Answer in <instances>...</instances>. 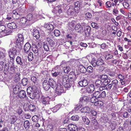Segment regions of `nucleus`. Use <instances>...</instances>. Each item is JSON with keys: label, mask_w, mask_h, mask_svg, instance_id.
Masks as SVG:
<instances>
[{"label": "nucleus", "mask_w": 131, "mask_h": 131, "mask_svg": "<svg viewBox=\"0 0 131 131\" xmlns=\"http://www.w3.org/2000/svg\"><path fill=\"white\" fill-rule=\"evenodd\" d=\"M62 76L63 85L66 88H70L73 85L77 79L76 74L73 72H70L69 75L65 74Z\"/></svg>", "instance_id": "f257e3e1"}, {"label": "nucleus", "mask_w": 131, "mask_h": 131, "mask_svg": "<svg viewBox=\"0 0 131 131\" xmlns=\"http://www.w3.org/2000/svg\"><path fill=\"white\" fill-rule=\"evenodd\" d=\"M17 48L16 46H14L10 50L8 54L10 60H12L14 59L15 56L17 55Z\"/></svg>", "instance_id": "f03ea898"}, {"label": "nucleus", "mask_w": 131, "mask_h": 131, "mask_svg": "<svg viewBox=\"0 0 131 131\" xmlns=\"http://www.w3.org/2000/svg\"><path fill=\"white\" fill-rule=\"evenodd\" d=\"M118 81L117 80H113L107 85V87L109 89H112L113 90H116L118 87Z\"/></svg>", "instance_id": "7ed1b4c3"}, {"label": "nucleus", "mask_w": 131, "mask_h": 131, "mask_svg": "<svg viewBox=\"0 0 131 131\" xmlns=\"http://www.w3.org/2000/svg\"><path fill=\"white\" fill-rule=\"evenodd\" d=\"M8 66H9L8 68V72L6 73L5 72L4 73V74L5 75L7 74L8 73L11 74H14L15 72L14 63L13 62H9Z\"/></svg>", "instance_id": "20e7f679"}, {"label": "nucleus", "mask_w": 131, "mask_h": 131, "mask_svg": "<svg viewBox=\"0 0 131 131\" xmlns=\"http://www.w3.org/2000/svg\"><path fill=\"white\" fill-rule=\"evenodd\" d=\"M9 62L7 63H5L3 61H0V71H1L4 69V72L6 73L8 72V67Z\"/></svg>", "instance_id": "39448f33"}, {"label": "nucleus", "mask_w": 131, "mask_h": 131, "mask_svg": "<svg viewBox=\"0 0 131 131\" xmlns=\"http://www.w3.org/2000/svg\"><path fill=\"white\" fill-rule=\"evenodd\" d=\"M60 66H61L63 68L64 73H67L70 71L71 68L69 66L67 65L65 61H62L61 63Z\"/></svg>", "instance_id": "423d86ee"}, {"label": "nucleus", "mask_w": 131, "mask_h": 131, "mask_svg": "<svg viewBox=\"0 0 131 131\" xmlns=\"http://www.w3.org/2000/svg\"><path fill=\"white\" fill-rule=\"evenodd\" d=\"M90 108L87 107H84L82 108V113H84V114H86V115L87 114H91L92 115H96L97 113L94 110L91 111L90 112H89Z\"/></svg>", "instance_id": "0eeeda50"}, {"label": "nucleus", "mask_w": 131, "mask_h": 131, "mask_svg": "<svg viewBox=\"0 0 131 131\" xmlns=\"http://www.w3.org/2000/svg\"><path fill=\"white\" fill-rule=\"evenodd\" d=\"M68 127L69 130L71 131H79L81 129V127L78 128L76 125L72 124H69Z\"/></svg>", "instance_id": "6e6552de"}, {"label": "nucleus", "mask_w": 131, "mask_h": 131, "mask_svg": "<svg viewBox=\"0 0 131 131\" xmlns=\"http://www.w3.org/2000/svg\"><path fill=\"white\" fill-rule=\"evenodd\" d=\"M64 90L63 86L60 83L57 84V87L56 88V93L58 95H60L61 93L63 92Z\"/></svg>", "instance_id": "1a4fd4ad"}, {"label": "nucleus", "mask_w": 131, "mask_h": 131, "mask_svg": "<svg viewBox=\"0 0 131 131\" xmlns=\"http://www.w3.org/2000/svg\"><path fill=\"white\" fill-rule=\"evenodd\" d=\"M41 101L42 103L45 105L46 104H49V101L51 99L50 97L48 96L45 97L44 96H42L41 97Z\"/></svg>", "instance_id": "9d476101"}, {"label": "nucleus", "mask_w": 131, "mask_h": 131, "mask_svg": "<svg viewBox=\"0 0 131 131\" xmlns=\"http://www.w3.org/2000/svg\"><path fill=\"white\" fill-rule=\"evenodd\" d=\"M62 6L61 5H59L56 7L54 11V13L56 14V15L58 16L62 12Z\"/></svg>", "instance_id": "9b49d317"}, {"label": "nucleus", "mask_w": 131, "mask_h": 131, "mask_svg": "<svg viewBox=\"0 0 131 131\" xmlns=\"http://www.w3.org/2000/svg\"><path fill=\"white\" fill-rule=\"evenodd\" d=\"M84 28V31L83 32L84 33L85 35L87 37L90 34V32L91 30V27L89 26H86L82 27V29Z\"/></svg>", "instance_id": "f8f14e48"}, {"label": "nucleus", "mask_w": 131, "mask_h": 131, "mask_svg": "<svg viewBox=\"0 0 131 131\" xmlns=\"http://www.w3.org/2000/svg\"><path fill=\"white\" fill-rule=\"evenodd\" d=\"M18 39H17L16 42L19 43V45L21 46L23 43L24 37L21 34H18Z\"/></svg>", "instance_id": "ddd939ff"}, {"label": "nucleus", "mask_w": 131, "mask_h": 131, "mask_svg": "<svg viewBox=\"0 0 131 131\" xmlns=\"http://www.w3.org/2000/svg\"><path fill=\"white\" fill-rule=\"evenodd\" d=\"M16 61L17 64L23 66L25 64L24 60L22 59L20 57L18 56L17 57Z\"/></svg>", "instance_id": "4468645a"}, {"label": "nucleus", "mask_w": 131, "mask_h": 131, "mask_svg": "<svg viewBox=\"0 0 131 131\" xmlns=\"http://www.w3.org/2000/svg\"><path fill=\"white\" fill-rule=\"evenodd\" d=\"M32 32L34 36L36 39H39L40 37L39 31L37 29H34L33 30Z\"/></svg>", "instance_id": "2eb2a0df"}, {"label": "nucleus", "mask_w": 131, "mask_h": 131, "mask_svg": "<svg viewBox=\"0 0 131 131\" xmlns=\"http://www.w3.org/2000/svg\"><path fill=\"white\" fill-rule=\"evenodd\" d=\"M18 96L20 98L22 99L25 98L26 96L25 91L24 90H21L19 93Z\"/></svg>", "instance_id": "dca6fc26"}, {"label": "nucleus", "mask_w": 131, "mask_h": 131, "mask_svg": "<svg viewBox=\"0 0 131 131\" xmlns=\"http://www.w3.org/2000/svg\"><path fill=\"white\" fill-rule=\"evenodd\" d=\"M43 87L44 89L46 91L48 90L50 87L48 82L47 80H45L43 83Z\"/></svg>", "instance_id": "f3484780"}, {"label": "nucleus", "mask_w": 131, "mask_h": 131, "mask_svg": "<svg viewBox=\"0 0 131 131\" xmlns=\"http://www.w3.org/2000/svg\"><path fill=\"white\" fill-rule=\"evenodd\" d=\"M50 87H51L53 88H54L56 86V82L52 79H50L48 81Z\"/></svg>", "instance_id": "a211bd4d"}, {"label": "nucleus", "mask_w": 131, "mask_h": 131, "mask_svg": "<svg viewBox=\"0 0 131 131\" xmlns=\"http://www.w3.org/2000/svg\"><path fill=\"white\" fill-rule=\"evenodd\" d=\"M31 48L30 44L28 42L26 43L24 47V51L25 53H27Z\"/></svg>", "instance_id": "6ab92c4d"}, {"label": "nucleus", "mask_w": 131, "mask_h": 131, "mask_svg": "<svg viewBox=\"0 0 131 131\" xmlns=\"http://www.w3.org/2000/svg\"><path fill=\"white\" fill-rule=\"evenodd\" d=\"M32 50L34 53L35 54V55L37 57L40 54V51H39L38 47L36 46H35L33 47Z\"/></svg>", "instance_id": "aec40b11"}, {"label": "nucleus", "mask_w": 131, "mask_h": 131, "mask_svg": "<svg viewBox=\"0 0 131 131\" xmlns=\"http://www.w3.org/2000/svg\"><path fill=\"white\" fill-rule=\"evenodd\" d=\"M7 27L8 28L10 29H15L17 27L16 24L13 22L8 24Z\"/></svg>", "instance_id": "412c9836"}, {"label": "nucleus", "mask_w": 131, "mask_h": 131, "mask_svg": "<svg viewBox=\"0 0 131 131\" xmlns=\"http://www.w3.org/2000/svg\"><path fill=\"white\" fill-rule=\"evenodd\" d=\"M95 89L94 86L93 84H91L90 86L87 89V91L90 93H91Z\"/></svg>", "instance_id": "4be33fe9"}, {"label": "nucleus", "mask_w": 131, "mask_h": 131, "mask_svg": "<svg viewBox=\"0 0 131 131\" xmlns=\"http://www.w3.org/2000/svg\"><path fill=\"white\" fill-rule=\"evenodd\" d=\"M21 89V87L19 86L18 85H16L13 89V93L15 94H17L20 91Z\"/></svg>", "instance_id": "5701e85b"}, {"label": "nucleus", "mask_w": 131, "mask_h": 131, "mask_svg": "<svg viewBox=\"0 0 131 131\" xmlns=\"http://www.w3.org/2000/svg\"><path fill=\"white\" fill-rule=\"evenodd\" d=\"M88 65V62H85L82 64V74L86 73V68Z\"/></svg>", "instance_id": "b1692460"}, {"label": "nucleus", "mask_w": 131, "mask_h": 131, "mask_svg": "<svg viewBox=\"0 0 131 131\" xmlns=\"http://www.w3.org/2000/svg\"><path fill=\"white\" fill-rule=\"evenodd\" d=\"M74 12V9L72 6H70L67 10V14L68 15H73Z\"/></svg>", "instance_id": "393cba45"}, {"label": "nucleus", "mask_w": 131, "mask_h": 131, "mask_svg": "<svg viewBox=\"0 0 131 131\" xmlns=\"http://www.w3.org/2000/svg\"><path fill=\"white\" fill-rule=\"evenodd\" d=\"M106 6L107 8H111L112 7H114L115 6V4H114L113 2H111L110 1H107L105 3Z\"/></svg>", "instance_id": "a878e982"}, {"label": "nucleus", "mask_w": 131, "mask_h": 131, "mask_svg": "<svg viewBox=\"0 0 131 131\" xmlns=\"http://www.w3.org/2000/svg\"><path fill=\"white\" fill-rule=\"evenodd\" d=\"M102 82L101 80L98 79L96 81L95 85L96 88L100 87L102 85Z\"/></svg>", "instance_id": "bb28decb"}, {"label": "nucleus", "mask_w": 131, "mask_h": 131, "mask_svg": "<svg viewBox=\"0 0 131 131\" xmlns=\"http://www.w3.org/2000/svg\"><path fill=\"white\" fill-rule=\"evenodd\" d=\"M45 27L47 29L50 30H52L54 29L53 26L51 24H47L45 25Z\"/></svg>", "instance_id": "cd10ccee"}, {"label": "nucleus", "mask_w": 131, "mask_h": 131, "mask_svg": "<svg viewBox=\"0 0 131 131\" xmlns=\"http://www.w3.org/2000/svg\"><path fill=\"white\" fill-rule=\"evenodd\" d=\"M47 40L51 47H53L54 46L55 43L53 40L49 38H47Z\"/></svg>", "instance_id": "c85d7f7f"}, {"label": "nucleus", "mask_w": 131, "mask_h": 131, "mask_svg": "<svg viewBox=\"0 0 131 131\" xmlns=\"http://www.w3.org/2000/svg\"><path fill=\"white\" fill-rule=\"evenodd\" d=\"M97 61L96 67H100V66L102 65L104 63V61L101 59H97Z\"/></svg>", "instance_id": "c756f323"}, {"label": "nucleus", "mask_w": 131, "mask_h": 131, "mask_svg": "<svg viewBox=\"0 0 131 131\" xmlns=\"http://www.w3.org/2000/svg\"><path fill=\"white\" fill-rule=\"evenodd\" d=\"M61 106L60 104L56 105L54 107L51 109V111L53 112H56L60 108Z\"/></svg>", "instance_id": "7c9ffc66"}, {"label": "nucleus", "mask_w": 131, "mask_h": 131, "mask_svg": "<svg viewBox=\"0 0 131 131\" xmlns=\"http://www.w3.org/2000/svg\"><path fill=\"white\" fill-rule=\"evenodd\" d=\"M91 64L94 67H96L97 59L96 58H91Z\"/></svg>", "instance_id": "2f4dec72"}, {"label": "nucleus", "mask_w": 131, "mask_h": 131, "mask_svg": "<svg viewBox=\"0 0 131 131\" xmlns=\"http://www.w3.org/2000/svg\"><path fill=\"white\" fill-rule=\"evenodd\" d=\"M87 73H85V74H88V72L90 74H91L93 73V67L91 66H89L87 67L86 68V72Z\"/></svg>", "instance_id": "473e14b6"}, {"label": "nucleus", "mask_w": 131, "mask_h": 131, "mask_svg": "<svg viewBox=\"0 0 131 131\" xmlns=\"http://www.w3.org/2000/svg\"><path fill=\"white\" fill-rule=\"evenodd\" d=\"M46 131H53V125L51 124L48 125L46 128Z\"/></svg>", "instance_id": "72a5a7b5"}, {"label": "nucleus", "mask_w": 131, "mask_h": 131, "mask_svg": "<svg viewBox=\"0 0 131 131\" xmlns=\"http://www.w3.org/2000/svg\"><path fill=\"white\" fill-rule=\"evenodd\" d=\"M11 124H14L17 119V117L15 115H12L10 117Z\"/></svg>", "instance_id": "f704fd0d"}, {"label": "nucleus", "mask_w": 131, "mask_h": 131, "mask_svg": "<svg viewBox=\"0 0 131 131\" xmlns=\"http://www.w3.org/2000/svg\"><path fill=\"white\" fill-rule=\"evenodd\" d=\"M30 123L28 121H25L24 123V127L26 129H28L29 127Z\"/></svg>", "instance_id": "c9c22d12"}, {"label": "nucleus", "mask_w": 131, "mask_h": 131, "mask_svg": "<svg viewBox=\"0 0 131 131\" xmlns=\"http://www.w3.org/2000/svg\"><path fill=\"white\" fill-rule=\"evenodd\" d=\"M77 106L76 107H75V111H74V110H73L72 111L70 112L69 114H73L74 113V112H75L76 111H78L80 108H81L82 105H80V104H78Z\"/></svg>", "instance_id": "e433bc0d"}, {"label": "nucleus", "mask_w": 131, "mask_h": 131, "mask_svg": "<svg viewBox=\"0 0 131 131\" xmlns=\"http://www.w3.org/2000/svg\"><path fill=\"white\" fill-rule=\"evenodd\" d=\"M10 101L11 102H14L17 100L16 96L15 95L12 94L10 96Z\"/></svg>", "instance_id": "4c0bfd02"}, {"label": "nucleus", "mask_w": 131, "mask_h": 131, "mask_svg": "<svg viewBox=\"0 0 131 131\" xmlns=\"http://www.w3.org/2000/svg\"><path fill=\"white\" fill-rule=\"evenodd\" d=\"M100 92L97 91L94 92L93 94V96L97 99L100 98Z\"/></svg>", "instance_id": "58836bf2"}, {"label": "nucleus", "mask_w": 131, "mask_h": 131, "mask_svg": "<svg viewBox=\"0 0 131 131\" xmlns=\"http://www.w3.org/2000/svg\"><path fill=\"white\" fill-rule=\"evenodd\" d=\"M28 107L29 110L32 112H34L35 111L36 107L35 106L33 105H30L28 106Z\"/></svg>", "instance_id": "ea45409f"}, {"label": "nucleus", "mask_w": 131, "mask_h": 131, "mask_svg": "<svg viewBox=\"0 0 131 131\" xmlns=\"http://www.w3.org/2000/svg\"><path fill=\"white\" fill-rule=\"evenodd\" d=\"M113 56L110 54L107 53L105 56V59L106 60H110L113 58Z\"/></svg>", "instance_id": "a19ab883"}, {"label": "nucleus", "mask_w": 131, "mask_h": 131, "mask_svg": "<svg viewBox=\"0 0 131 131\" xmlns=\"http://www.w3.org/2000/svg\"><path fill=\"white\" fill-rule=\"evenodd\" d=\"M33 54L32 52H30L28 54V60L29 61H31L34 59Z\"/></svg>", "instance_id": "79ce46f5"}, {"label": "nucleus", "mask_w": 131, "mask_h": 131, "mask_svg": "<svg viewBox=\"0 0 131 131\" xmlns=\"http://www.w3.org/2000/svg\"><path fill=\"white\" fill-rule=\"evenodd\" d=\"M28 96L32 99H34L36 96V93L35 92L31 93L30 94H27Z\"/></svg>", "instance_id": "37998d69"}, {"label": "nucleus", "mask_w": 131, "mask_h": 131, "mask_svg": "<svg viewBox=\"0 0 131 131\" xmlns=\"http://www.w3.org/2000/svg\"><path fill=\"white\" fill-rule=\"evenodd\" d=\"M99 77L101 80L104 81L107 79L108 78L107 76L106 75H100L99 76Z\"/></svg>", "instance_id": "c03bdc74"}, {"label": "nucleus", "mask_w": 131, "mask_h": 131, "mask_svg": "<svg viewBox=\"0 0 131 131\" xmlns=\"http://www.w3.org/2000/svg\"><path fill=\"white\" fill-rule=\"evenodd\" d=\"M43 48L44 50L46 51H48L49 50V48L46 42H44L43 43Z\"/></svg>", "instance_id": "a18cd8bd"}, {"label": "nucleus", "mask_w": 131, "mask_h": 131, "mask_svg": "<svg viewBox=\"0 0 131 131\" xmlns=\"http://www.w3.org/2000/svg\"><path fill=\"white\" fill-rule=\"evenodd\" d=\"M27 94H30L31 93L34 92L32 87L29 86L28 87L27 90Z\"/></svg>", "instance_id": "49530a36"}, {"label": "nucleus", "mask_w": 131, "mask_h": 131, "mask_svg": "<svg viewBox=\"0 0 131 131\" xmlns=\"http://www.w3.org/2000/svg\"><path fill=\"white\" fill-rule=\"evenodd\" d=\"M89 82L84 78L82 80V86L85 87L87 86Z\"/></svg>", "instance_id": "de8ad7c7"}, {"label": "nucleus", "mask_w": 131, "mask_h": 131, "mask_svg": "<svg viewBox=\"0 0 131 131\" xmlns=\"http://www.w3.org/2000/svg\"><path fill=\"white\" fill-rule=\"evenodd\" d=\"M32 121L34 122H37L39 119L38 116L37 115H34L32 118Z\"/></svg>", "instance_id": "09e8293b"}, {"label": "nucleus", "mask_w": 131, "mask_h": 131, "mask_svg": "<svg viewBox=\"0 0 131 131\" xmlns=\"http://www.w3.org/2000/svg\"><path fill=\"white\" fill-rule=\"evenodd\" d=\"M28 80L27 78L23 79L21 81L22 84L24 86L27 85L28 82Z\"/></svg>", "instance_id": "8fccbe9b"}, {"label": "nucleus", "mask_w": 131, "mask_h": 131, "mask_svg": "<svg viewBox=\"0 0 131 131\" xmlns=\"http://www.w3.org/2000/svg\"><path fill=\"white\" fill-rule=\"evenodd\" d=\"M94 104L95 106H101L103 105V103L101 101H97Z\"/></svg>", "instance_id": "3c124183"}, {"label": "nucleus", "mask_w": 131, "mask_h": 131, "mask_svg": "<svg viewBox=\"0 0 131 131\" xmlns=\"http://www.w3.org/2000/svg\"><path fill=\"white\" fill-rule=\"evenodd\" d=\"M91 26L93 28L96 29H98L99 27L98 24L95 23H91Z\"/></svg>", "instance_id": "603ef678"}, {"label": "nucleus", "mask_w": 131, "mask_h": 131, "mask_svg": "<svg viewBox=\"0 0 131 131\" xmlns=\"http://www.w3.org/2000/svg\"><path fill=\"white\" fill-rule=\"evenodd\" d=\"M79 117L78 115L72 116L71 117V119L74 121H77L79 119Z\"/></svg>", "instance_id": "864d4df0"}, {"label": "nucleus", "mask_w": 131, "mask_h": 131, "mask_svg": "<svg viewBox=\"0 0 131 131\" xmlns=\"http://www.w3.org/2000/svg\"><path fill=\"white\" fill-rule=\"evenodd\" d=\"M106 96L105 92L103 91L101 93L100 92V98H104Z\"/></svg>", "instance_id": "5fc2aeb1"}, {"label": "nucleus", "mask_w": 131, "mask_h": 131, "mask_svg": "<svg viewBox=\"0 0 131 131\" xmlns=\"http://www.w3.org/2000/svg\"><path fill=\"white\" fill-rule=\"evenodd\" d=\"M32 16L31 14H29L26 16V18L27 20L30 21L32 20Z\"/></svg>", "instance_id": "6e6d98bb"}, {"label": "nucleus", "mask_w": 131, "mask_h": 131, "mask_svg": "<svg viewBox=\"0 0 131 131\" xmlns=\"http://www.w3.org/2000/svg\"><path fill=\"white\" fill-rule=\"evenodd\" d=\"M110 80L108 79V80L107 79L106 80H105L102 83L105 86H107V85L108 84V83H110Z\"/></svg>", "instance_id": "4d7b16f0"}, {"label": "nucleus", "mask_w": 131, "mask_h": 131, "mask_svg": "<svg viewBox=\"0 0 131 131\" xmlns=\"http://www.w3.org/2000/svg\"><path fill=\"white\" fill-rule=\"evenodd\" d=\"M54 33L55 36H58L60 35V33L58 30L56 29L54 30Z\"/></svg>", "instance_id": "13d9d810"}, {"label": "nucleus", "mask_w": 131, "mask_h": 131, "mask_svg": "<svg viewBox=\"0 0 131 131\" xmlns=\"http://www.w3.org/2000/svg\"><path fill=\"white\" fill-rule=\"evenodd\" d=\"M82 81H80L78 83V85H77L78 89L80 90H82Z\"/></svg>", "instance_id": "bf43d9fd"}, {"label": "nucleus", "mask_w": 131, "mask_h": 131, "mask_svg": "<svg viewBox=\"0 0 131 131\" xmlns=\"http://www.w3.org/2000/svg\"><path fill=\"white\" fill-rule=\"evenodd\" d=\"M90 100L91 102L94 103L96 102V101H98L97 98L93 97V96L91 98Z\"/></svg>", "instance_id": "052dcab7"}, {"label": "nucleus", "mask_w": 131, "mask_h": 131, "mask_svg": "<svg viewBox=\"0 0 131 131\" xmlns=\"http://www.w3.org/2000/svg\"><path fill=\"white\" fill-rule=\"evenodd\" d=\"M5 53L2 52H0V59H5Z\"/></svg>", "instance_id": "680f3d73"}, {"label": "nucleus", "mask_w": 131, "mask_h": 131, "mask_svg": "<svg viewBox=\"0 0 131 131\" xmlns=\"http://www.w3.org/2000/svg\"><path fill=\"white\" fill-rule=\"evenodd\" d=\"M89 100V98L87 96L83 95V97H82V100H84L85 101H88Z\"/></svg>", "instance_id": "e2e57ef3"}, {"label": "nucleus", "mask_w": 131, "mask_h": 131, "mask_svg": "<svg viewBox=\"0 0 131 131\" xmlns=\"http://www.w3.org/2000/svg\"><path fill=\"white\" fill-rule=\"evenodd\" d=\"M116 126V124L115 123H112L110 125L111 128L113 130L115 129Z\"/></svg>", "instance_id": "0e129e2a"}, {"label": "nucleus", "mask_w": 131, "mask_h": 131, "mask_svg": "<svg viewBox=\"0 0 131 131\" xmlns=\"http://www.w3.org/2000/svg\"><path fill=\"white\" fill-rule=\"evenodd\" d=\"M32 87L34 91V92L36 93H37L38 91V89L37 87L35 85H33Z\"/></svg>", "instance_id": "69168bd1"}, {"label": "nucleus", "mask_w": 131, "mask_h": 131, "mask_svg": "<svg viewBox=\"0 0 131 131\" xmlns=\"http://www.w3.org/2000/svg\"><path fill=\"white\" fill-rule=\"evenodd\" d=\"M27 19L25 18H22L20 19L21 23L22 24H25L27 21Z\"/></svg>", "instance_id": "338daca9"}, {"label": "nucleus", "mask_w": 131, "mask_h": 131, "mask_svg": "<svg viewBox=\"0 0 131 131\" xmlns=\"http://www.w3.org/2000/svg\"><path fill=\"white\" fill-rule=\"evenodd\" d=\"M31 81L35 84L37 83V78L33 76L31 78Z\"/></svg>", "instance_id": "774afa93"}]
</instances>
